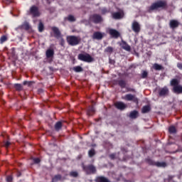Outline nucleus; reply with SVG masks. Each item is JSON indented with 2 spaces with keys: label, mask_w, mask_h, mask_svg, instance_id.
<instances>
[{
  "label": "nucleus",
  "mask_w": 182,
  "mask_h": 182,
  "mask_svg": "<svg viewBox=\"0 0 182 182\" xmlns=\"http://www.w3.org/2000/svg\"><path fill=\"white\" fill-rule=\"evenodd\" d=\"M82 168L87 173V174H95V173H96V168L93 165H90L87 166L82 165Z\"/></svg>",
  "instance_id": "423d86ee"
},
{
  "label": "nucleus",
  "mask_w": 182,
  "mask_h": 182,
  "mask_svg": "<svg viewBox=\"0 0 182 182\" xmlns=\"http://www.w3.org/2000/svg\"><path fill=\"white\" fill-rule=\"evenodd\" d=\"M147 75H148V73L146 71H143L141 77H143V79H144V78L147 77Z\"/></svg>",
  "instance_id": "e433bc0d"
},
{
  "label": "nucleus",
  "mask_w": 182,
  "mask_h": 182,
  "mask_svg": "<svg viewBox=\"0 0 182 182\" xmlns=\"http://www.w3.org/2000/svg\"><path fill=\"white\" fill-rule=\"evenodd\" d=\"M90 20L91 22H94V23H100V22L103 21V18H102V16L99 14H92L90 16Z\"/></svg>",
  "instance_id": "0eeeda50"
},
{
  "label": "nucleus",
  "mask_w": 182,
  "mask_h": 182,
  "mask_svg": "<svg viewBox=\"0 0 182 182\" xmlns=\"http://www.w3.org/2000/svg\"><path fill=\"white\" fill-rule=\"evenodd\" d=\"M46 55L47 58H52L55 55V52L52 49H48L46 50Z\"/></svg>",
  "instance_id": "6ab92c4d"
},
{
  "label": "nucleus",
  "mask_w": 182,
  "mask_h": 182,
  "mask_svg": "<svg viewBox=\"0 0 182 182\" xmlns=\"http://www.w3.org/2000/svg\"><path fill=\"white\" fill-rule=\"evenodd\" d=\"M119 86H121V87H126V82H124V80H120L119 82Z\"/></svg>",
  "instance_id": "c756f323"
},
{
  "label": "nucleus",
  "mask_w": 182,
  "mask_h": 182,
  "mask_svg": "<svg viewBox=\"0 0 182 182\" xmlns=\"http://www.w3.org/2000/svg\"><path fill=\"white\" fill-rule=\"evenodd\" d=\"M122 99H124V100H127L129 102H134L135 103H137L139 102V100H137L136 95H133L132 94L126 95L124 97H122Z\"/></svg>",
  "instance_id": "6e6552de"
},
{
  "label": "nucleus",
  "mask_w": 182,
  "mask_h": 182,
  "mask_svg": "<svg viewBox=\"0 0 182 182\" xmlns=\"http://www.w3.org/2000/svg\"><path fill=\"white\" fill-rule=\"evenodd\" d=\"M96 182H110V181H109L107 179V178L105 177V176H98L96 179H95Z\"/></svg>",
  "instance_id": "f3484780"
},
{
  "label": "nucleus",
  "mask_w": 182,
  "mask_h": 182,
  "mask_svg": "<svg viewBox=\"0 0 182 182\" xmlns=\"http://www.w3.org/2000/svg\"><path fill=\"white\" fill-rule=\"evenodd\" d=\"M70 176H71L72 177H77V172L72 171L70 173Z\"/></svg>",
  "instance_id": "f704fd0d"
},
{
  "label": "nucleus",
  "mask_w": 182,
  "mask_h": 182,
  "mask_svg": "<svg viewBox=\"0 0 182 182\" xmlns=\"http://www.w3.org/2000/svg\"><path fill=\"white\" fill-rule=\"evenodd\" d=\"M177 66H178V69H181V70H182V63H178Z\"/></svg>",
  "instance_id": "a19ab883"
},
{
  "label": "nucleus",
  "mask_w": 182,
  "mask_h": 182,
  "mask_svg": "<svg viewBox=\"0 0 182 182\" xmlns=\"http://www.w3.org/2000/svg\"><path fill=\"white\" fill-rule=\"evenodd\" d=\"M166 8H167V1L164 0H159L153 3L148 8V12H153V11H157V9H166Z\"/></svg>",
  "instance_id": "f257e3e1"
},
{
  "label": "nucleus",
  "mask_w": 182,
  "mask_h": 182,
  "mask_svg": "<svg viewBox=\"0 0 182 182\" xmlns=\"http://www.w3.org/2000/svg\"><path fill=\"white\" fill-rule=\"evenodd\" d=\"M130 119H137L139 117V112L134 110L130 112L129 114Z\"/></svg>",
  "instance_id": "a211bd4d"
},
{
  "label": "nucleus",
  "mask_w": 182,
  "mask_h": 182,
  "mask_svg": "<svg viewBox=\"0 0 182 182\" xmlns=\"http://www.w3.org/2000/svg\"><path fill=\"white\" fill-rule=\"evenodd\" d=\"M6 39H7L6 36H1V38H0L1 43H4V42H6Z\"/></svg>",
  "instance_id": "473e14b6"
},
{
  "label": "nucleus",
  "mask_w": 182,
  "mask_h": 182,
  "mask_svg": "<svg viewBox=\"0 0 182 182\" xmlns=\"http://www.w3.org/2000/svg\"><path fill=\"white\" fill-rule=\"evenodd\" d=\"M10 144H11V143L9 141L4 142L5 147H9Z\"/></svg>",
  "instance_id": "ea45409f"
},
{
  "label": "nucleus",
  "mask_w": 182,
  "mask_h": 182,
  "mask_svg": "<svg viewBox=\"0 0 182 182\" xmlns=\"http://www.w3.org/2000/svg\"><path fill=\"white\" fill-rule=\"evenodd\" d=\"M78 59L82 62H87V63H90L95 60V58H93V57H92L91 55L88 53L79 54Z\"/></svg>",
  "instance_id": "20e7f679"
},
{
  "label": "nucleus",
  "mask_w": 182,
  "mask_h": 182,
  "mask_svg": "<svg viewBox=\"0 0 182 182\" xmlns=\"http://www.w3.org/2000/svg\"><path fill=\"white\" fill-rule=\"evenodd\" d=\"M105 33L96 31L92 35V39H97V41H101V39H103L105 36Z\"/></svg>",
  "instance_id": "9b49d317"
},
{
  "label": "nucleus",
  "mask_w": 182,
  "mask_h": 182,
  "mask_svg": "<svg viewBox=\"0 0 182 182\" xmlns=\"http://www.w3.org/2000/svg\"><path fill=\"white\" fill-rule=\"evenodd\" d=\"M43 23H42V22H40L39 23V25H38V31L39 32H43Z\"/></svg>",
  "instance_id": "cd10ccee"
},
{
  "label": "nucleus",
  "mask_w": 182,
  "mask_h": 182,
  "mask_svg": "<svg viewBox=\"0 0 182 182\" xmlns=\"http://www.w3.org/2000/svg\"><path fill=\"white\" fill-rule=\"evenodd\" d=\"M131 91L134 92V90H131Z\"/></svg>",
  "instance_id": "a18cd8bd"
},
{
  "label": "nucleus",
  "mask_w": 182,
  "mask_h": 182,
  "mask_svg": "<svg viewBox=\"0 0 182 182\" xmlns=\"http://www.w3.org/2000/svg\"><path fill=\"white\" fill-rule=\"evenodd\" d=\"M176 127H169V133H176Z\"/></svg>",
  "instance_id": "72a5a7b5"
},
{
  "label": "nucleus",
  "mask_w": 182,
  "mask_h": 182,
  "mask_svg": "<svg viewBox=\"0 0 182 182\" xmlns=\"http://www.w3.org/2000/svg\"><path fill=\"white\" fill-rule=\"evenodd\" d=\"M52 31H53V32H54V33L55 35H57V36H59V35H60V32L59 31V28H58L53 27L52 28Z\"/></svg>",
  "instance_id": "5701e85b"
},
{
  "label": "nucleus",
  "mask_w": 182,
  "mask_h": 182,
  "mask_svg": "<svg viewBox=\"0 0 182 182\" xmlns=\"http://www.w3.org/2000/svg\"><path fill=\"white\" fill-rule=\"evenodd\" d=\"M33 161H34V163L38 164V163H41V159H39V158H36L33 159Z\"/></svg>",
  "instance_id": "4c0bfd02"
},
{
  "label": "nucleus",
  "mask_w": 182,
  "mask_h": 182,
  "mask_svg": "<svg viewBox=\"0 0 182 182\" xmlns=\"http://www.w3.org/2000/svg\"><path fill=\"white\" fill-rule=\"evenodd\" d=\"M55 130H60V129H62V122H57L55 125Z\"/></svg>",
  "instance_id": "393cba45"
},
{
  "label": "nucleus",
  "mask_w": 182,
  "mask_h": 182,
  "mask_svg": "<svg viewBox=\"0 0 182 182\" xmlns=\"http://www.w3.org/2000/svg\"><path fill=\"white\" fill-rule=\"evenodd\" d=\"M178 25H180V23L177 20H171L169 23V26L172 29H176V28H178Z\"/></svg>",
  "instance_id": "4468645a"
},
{
  "label": "nucleus",
  "mask_w": 182,
  "mask_h": 182,
  "mask_svg": "<svg viewBox=\"0 0 182 182\" xmlns=\"http://www.w3.org/2000/svg\"><path fill=\"white\" fill-rule=\"evenodd\" d=\"M167 95H168V88L167 87H164L159 90L160 96H167Z\"/></svg>",
  "instance_id": "dca6fc26"
},
{
  "label": "nucleus",
  "mask_w": 182,
  "mask_h": 182,
  "mask_svg": "<svg viewBox=\"0 0 182 182\" xmlns=\"http://www.w3.org/2000/svg\"><path fill=\"white\" fill-rule=\"evenodd\" d=\"M73 71L77 73L83 72V68L80 66H76L73 68Z\"/></svg>",
  "instance_id": "b1692460"
},
{
  "label": "nucleus",
  "mask_w": 182,
  "mask_h": 182,
  "mask_svg": "<svg viewBox=\"0 0 182 182\" xmlns=\"http://www.w3.org/2000/svg\"><path fill=\"white\" fill-rule=\"evenodd\" d=\"M82 39L80 37L75 36H70L67 37V42L68 45L71 46H76V45H79Z\"/></svg>",
  "instance_id": "7ed1b4c3"
},
{
  "label": "nucleus",
  "mask_w": 182,
  "mask_h": 182,
  "mask_svg": "<svg viewBox=\"0 0 182 182\" xmlns=\"http://www.w3.org/2000/svg\"><path fill=\"white\" fill-rule=\"evenodd\" d=\"M26 26L27 29H28V28H29V25L28 23L24 24L23 26Z\"/></svg>",
  "instance_id": "37998d69"
},
{
  "label": "nucleus",
  "mask_w": 182,
  "mask_h": 182,
  "mask_svg": "<svg viewBox=\"0 0 182 182\" xmlns=\"http://www.w3.org/2000/svg\"><path fill=\"white\" fill-rule=\"evenodd\" d=\"M105 52H107L108 53H112L113 52V48L112 47H107L105 49Z\"/></svg>",
  "instance_id": "2f4dec72"
},
{
  "label": "nucleus",
  "mask_w": 182,
  "mask_h": 182,
  "mask_svg": "<svg viewBox=\"0 0 182 182\" xmlns=\"http://www.w3.org/2000/svg\"><path fill=\"white\" fill-rule=\"evenodd\" d=\"M107 12V10H106V9H103L102 11V14H106Z\"/></svg>",
  "instance_id": "79ce46f5"
},
{
  "label": "nucleus",
  "mask_w": 182,
  "mask_h": 182,
  "mask_svg": "<svg viewBox=\"0 0 182 182\" xmlns=\"http://www.w3.org/2000/svg\"><path fill=\"white\" fill-rule=\"evenodd\" d=\"M171 86L173 87L174 93L180 95L182 93V85H180V80L177 79H172L171 80Z\"/></svg>",
  "instance_id": "f03ea898"
},
{
  "label": "nucleus",
  "mask_w": 182,
  "mask_h": 182,
  "mask_svg": "<svg viewBox=\"0 0 182 182\" xmlns=\"http://www.w3.org/2000/svg\"><path fill=\"white\" fill-rule=\"evenodd\" d=\"M121 47L122 48V49L127 50V52H130V50H132L130 46H129V44H127V43H126L125 41H122Z\"/></svg>",
  "instance_id": "2eb2a0df"
},
{
  "label": "nucleus",
  "mask_w": 182,
  "mask_h": 182,
  "mask_svg": "<svg viewBox=\"0 0 182 182\" xmlns=\"http://www.w3.org/2000/svg\"><path fill=\"white\" fill-rule=\"evenodd\" d=\"M30 14L33 15V16H40L41 13H39V10L38 9V7L36 6H33L30 9Z\"/></svg>",
  "instance_id": "1a4fd4ad"
},
{
  "label": "nucleus",
  "mask_w": 182,
  "mask_h": 182,
  "mask_svg": "<svg viewBox=\"0 0 182 182\" xmlns=\"http://www.w3.org/2000/svg\"><path fill=\"white\" fill-rule=\"evenodd\" d=\"M108 33L110 34L112 38H119V36H120V33H119V31H117V30L112 28L108 29Z\"/></svg>",
  "instance_id": "f8f14e48"
},
{
  "label": "nucleus",
  "mask_w": 182,
  "mask_h": 182,
  "mask_svg": "<svg viewBox=\"0 0 182 182\" xmlns=\"http://www.w3.org/2000/svg\"><path fill=\"white\" fill-rule=\"evenodd\" d=\"M62 179V176L60 175H56L53 178V182L59 181Z\"/></svg>",
  "instance_id": "a878e982"
},
{
  "label": "nucleus",
  "mask_w": 182,
  "mask_h": 182,
  "mask_svg": "<svg viewBox=\"0 0 182 182\" xmlns=\"http://www.w3.org/2000/svg\"><path fill=\"white\" fill-rule=\"evenodd\" d=\"M132 31H134V32H135L136 33H139V32H140L141 27L139 22L134 21L132 25Z\"/></svg>",
  "instance_id": "9d476101"
},
{
  "label": "nucleus",
  "mask_w": 182,
  "mask_h": 182,
  "mask_svg": "<svg viewBox=\"0 0 182 182\" xmlns=\"http://www.w3.org/2000/svg\"><path fill=\"white\" fill-rule=\"evenodd\" d=\"M23 85H29V82H28V81H24V82H23Z\"/></svg>",
  "instance_id": "c03bdc74"
},
{
  "label": "nucleus",
  "mask_w": 182,
  "mask_h": 182,
  "mask_svg": "<svg viewBox=\"0 0 182 182\" xmlns=\"http://www.w3.org/2000/svg\"><path fill=\"white\" fill-rule=\"evenodd\" d=\"M115 107L119 110H124L127 107V105L124 104L122 102H118L114 104Z\"/></svg>",
  "instance_id": "ddd939ff"
},
{
  "label": "nucleus",
  "mask_w": 182,
  "mask_h": 182,
  "mask_svg": "<svg viewBox=\"0 0 182 182\" xmlns=\"http://www.w3.org/2000/svg\"><path fill=\"white\" fill-rule=\"evenodd\" d=\"M154 166H156V167H166L167 164L165 162H154Z\"/></svg>",
  "instance_id": "aec40b11"
},
{
  "label": "nucleus",
  "mask_w": 182,
  "mask_h": 182,
  "mask_svg": "<svg viewBox=\"0 0 182 182\" xmlns=\"http://www.w3.org/2000/svg\"><path fill=\"white\" fill-rule=\"evenodd\" d=\"M112 17L113 19L116 20L123 19V18H124V11L122 9H119L117 12L112 13Z\"/></svg>",
  "instance_id": "39448f33"
},
{
  "label": "nucleus",
  "mask_w": 182,
  "mask_h": 182,
  "mask_svg": "<svg viewBox=\"0 0 182 182\" xmlns=\"http://www.w3.org/2000/svg\"><path fill=\"white\" fill-rule=\"evenodd\" d=\"M153 68L155 70H161L163 69V66L157 63L154 64Z\"/></svg>",
  "instance_id": "4be33fe9"
},
{
  "label": "nucleus",
  "mask_w": 182,
  "mask_h": 182,
  "mask_svg": "<svg viewBox=\"0 0 182 182\" xmlns=\"http://www.w3.org/2000/svg\"><path fill=\"white\" fill-rule=\"evenodd\" d=\"M151 110L150 106L146 105L143 107L141 112L142 113H149V112Z\"/></svg>",
  "instance_id": "412c9836"
},
{
  "label": "nucleus",
  "mask_w": 182,
  "mask_h": 182,
  "mask_svg": "<svg viewBox=\"0 0 182 182\" xmlns=\"http://www.w3.org/2000/svg\"><path fill=\"white\" fill-rule=\"evenodd\" d=\"M88 154L90 157H93V156L96 154V152L95 151V149H91L89 151Z\"/></svg>",
  "instance_id": "c85d7f7f"
},
{
  "label": "nucleus",
  "mask_w": 182,
  "mask_h": 182,
  "mask_svg": "<svg viewBox=\"0 0 182 182\" xmlns=\"http://www.w3.org/2000/svg\"><path fill=\"white\" fill-rule=\"evenodd\" d=\"M68 21H70V22H75L76 21V18L73 15H70L67 18Z\"/></svg>",
  "instance_id": "bb28decb"
},
{
  "label": "nucleus",
  "mask_w": 182,
  "mask_h": 182,
  "mask_svg": "<svg viewBox=\"0 0 182 182\" xmlns=\"http://www.w3.org/2000/svg\"><path fill=\"white\" fill-rule=\"evenodd\" d=\"M95 113V108L92 107L88 112H87V114H89V116H92V114H93Z\"/></svg>",
  "instance_id": "7c9ffc66"
},
{
  "label": "nucleus",
  "mask_w": 182,
  "mask_h": 182,
  "mask_svg": "<svg viewBox=\"0 0 182 182\" xmlns=\"http://www.w3.org/2000/svg\"><path fill=\"white\" fill-rule=\"evenodd\" d=\"M6 181H7L8 182L12 181V176H7Z\"/></svg>",
  "instance_id": "58836bf2"
},
{
  "label": "nucleus",
  "mask_w": 182,
  "mask_h": 182,
  "mask_svg": "<svg viewBox=\"0 0 182 182\" xmlns=\"http://www.w3.org/2000/svg\"><path fill=\"white\" fill-rule=\"evenodd\" d=\"M15 87L17 90H21V89H22V85H21V84H16Z\"/></svg>",
  "instance_id": "c9c22d12"
}]
</instances>
